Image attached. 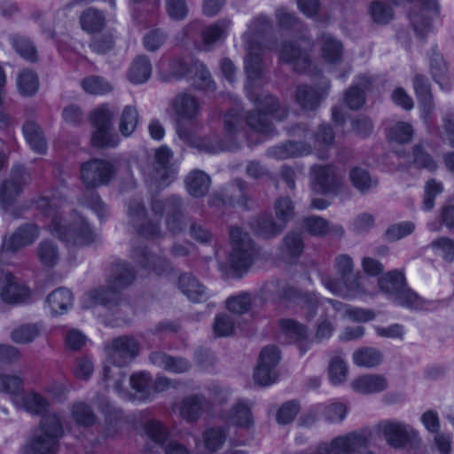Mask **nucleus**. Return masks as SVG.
I'll return each mask as SVG.
<instances>
[{"label": "nucleus", "mask_w": 454, "mask_h": 454, "mask_svg": "<svg viewBox=\"0 0 454 454\" xmlns=\"http://www.w3.org/2000/svg\"><path fill=\"white\" fill-rule=\"evenodd\" d=\"M37 207L51 217V233L68 246L83 247L94 241L95 234L83 218L75 215L63 217L67 207L61 196L43 197L37 201Z\"/></svg>", "instance_id": "f257e3e1"}, {"label": "nucleus", "mask_w": 454, "mask_h": 454, "mask_svg": "<svg viewBox=\"0 0 454 454\" xmlns=\"http://www.w3.org/2000/svg\"><path fill=\"white\" fill-rule=\"evenodd\" d=\"M138 345L135 339L120 337L114 340L106 348V359L103 368L104 380L121 392L120 382L123 379L121 366L129 364L137 354Z\"/></svg>", "instance_id": "f03ea898"}, {"label": "nucleus", "mask_w": 454, "mask_h": 454, "mask_svg": "<svg viewBox=\"0 0 454 454\" xmlns=\"http://www.w3.org/2000/svg\"><path fill=\"white\" fill-rule=\"evenodd\" d=\"M232 250L222 270L225 274L239 277L254 261V250L250 238L239 228L231 231Z\"/></svg>", "instance_id": "7ed1b4c3"}, {"label": "nucleus", "mask_w": 454, "mask_h": 454, "mask_svg": "<svg viewBox=\"0 0 454 454\" xmlns=\"http://www.w3.org/2000/svg\"><path fill=\"white\" fill-rule=\"evenodd\" d=\"M269 27L267 18L260 16L252 21L243 35V41L247 51L245 59V69L249 78H254L260 73V53L262 51L261 44L264 41Z\"/></svg>", "instance_id": "20e7f679"}, {"label": "nucleus", "mask_w": 454, "mask_h": 454, "mask_svg": "<svg viewBox=\"0 0 454 454\" xmlns=\"http://www.w3.org/2000/svg\"><path fill=\"white\" fill-rule=\"evenodd\" d=\"M22 380L17 375L0 373V392L11 395L15 406L30 413H40L47 407V402L35 392L20 393Z\"/></svg>", "instance_id": "39448f33"}, {"label": "nucleus", "mask_w": 454, "mask_h": 454, "mask_svg": "<svg viewBox=\"0 0 454 454\" xmlns=\"http://www.w3.org/2000/svg\"><path fill=\"white\" fill-rule=\"evenodd\" d=\"M62 434L60 419L56 414H49L43 419L41 427L34 439L24 447L26 454H47L53 452L58 439Z\"/></svg>", "instance_id": "423d86ee"}, {"label": "nucleus", "mask_w": 454, "mask_h": 454, "mask_svg": "<svg viewBox=\"0 0 454 454\" xmlns=\"http://www.w3.org/2000/svg\"><path fill=\"white\" fill-rule=\"evenodd\" d=\"M114 109L109 105H101L96 107L90 114V121L93 127L91 143L97 147L116 146L119 137L114 132L112 120Z\"/></svg>", "instance_id": "0eeeda50"}, {"label": "nucleus", "mask_w": 454, "mask_h": 454, "mask_svg": "<svg viewBox=\"0 0 454 454\" xmlns=\"http://www.w3.org/2000/svg\"><path fill=\"white\" fill-rule=\"evenodd\" d=\"M387 443L395 449L417 447L420 443L419 433L410 425L397 420H384L376 426Z\"/></svg>", "instance_id": "6e6552de"}, {"label": "nucleus", "mask_w": 454, "mask_h": 454, "mask_svg": "<svg viewBox=\"0 0 454 454\" xmlns=\"http://www.w3.org/2000/svg\"><path fill=\"white\" fill-rule=\"evenodd\" d=\"M31 297L32 292L27 286L19 283L9 272L0 271V302L20 304Z\"/></svg>", "instance_id": "1a4fd4ad"}, {"label": "nucleus", "mask_w": 454, "mask_h": 454, "mask_svg": "<svg viewBox=\"0 0 454 454\" xmlns=\"http://www.w3.org/2000/svg\"><path fill=\"white\" fill-rule=\"evenodd\" d=\"M397 306L411 311H433L444 306V301L427 300L406 285L392 300Z\"/></svg>", "instance_id": "9d476101"}, {"label": "nucleus", "mask_w": 454, "mask_h": 454, "mask_svg": "<svg viewBox=\"0 0 454 454\" xmlns=\"http://www.w3.org/2000/svg\"><path fill=\"white\" fill-rule=\"evenodd\" d=\"M278 222L274 223L271 219L263 218L257 223L254 231L264 237L276 235L285 226L286 222L294 214V207L288 199H281L277 201L275 206Z\"/></svg>", "instance_id": "9b49d317"}, {"label": "nucleus", "mask_w": 454, "mask_h": 454, "mask_svg": "<svg viewBox=\"0 0 454 454\" xmlns=\"http://www.w3.org/2000/svg\"><path fill=\"white\" fill-rule=\"evenodd\" d=\"M82 179L86 185L96 187L108 183L115 173L114 167L105 160H93L82 166Z\"/></svg>", "instance_id": "f8f14e48"}, {"label": "nucleus", "mask_w": 454, "mask_h": 454, "mask_svg": "<svg viewBox=\"0 0 454 454\" xmlns=\"http://www.w3.org/2000/svg\"><path fill=\"white\" fill-rule=\"evenodd\" d=\"M342 298H358L364 295V289L362 277L353 271L352 259L342 254Z\"/></svg>", "instance_id": "ddd939ff"}, {"label": "nucleus", "mask_w": 454, "mask_h": 454, "mask_svg": "<svg viewBox=\"0 0 454 454\" xmlns=\"http://www.w3.org/2000/svg\"><path fill=\"white\" fill-rule=\"evenodd\" d=\"M278 106L277 99L271 96H265L258 99L256 106L257 113H252L247 116V123L256 131L263 134H269L270 125L268 122V114L275 111Z\"/></svg>", "instance_id": "4468645a"}, {"label": "nucleus", "mask_w": 454, "mask_h": 454, "mask_svg": "<svg viewBox=\"0 0 454 454\" xmlns=\"http://www.w3.org/2000/svg\"><path fill=\"white\" fill-rule=\"evenodd\" d=\"M350 386L356 393L371 395L386 390L388 384L387 379L382 375L365 374L354 380Z\"/></svg>", "instance_id": "2eb2a0df"}, {"label": "nucleus", "mask_w": 454, "mask_h": 454, "mask_svg": "<svg viewBox=\"0 0 454 454\" xmlns=\"http://www.w3.org/2000/svg\"><path fill=\"white\" fill-rule=\"evenodd\" d=\"M172 109L181 122L194 119L200 111V105L193 96L183 93L174 98Z\"/></svg>", "instance_id": "dca6fc26"}, {"label": "nucleus", "mask_w": 454, "mask_h": 454, "mask_svg": "<svg viewBox=\"0 0 454 454\" xmlns=\"http://www.w3.org/2000/svg\"><path fill=\"white\" fill-rule=\"evenodd\" d=\"M413 86L419 102L422 117L427 120L434 108L430 84L426 76L416 74Z\"/></svg>", "instance_id": "f3484780"}, {"label": "nucleus", "mask_w": 454, "mask_h": 454, "mask_svg": "<svg viewBox=\"0 0 454 454\" xmlns=\"http://www.w3.org/2000/svg\"><path fill=\"white\" fill-rule=\"evenodd\" d=\"M378 285L380 292L387 294L388 300L392 301L407 283L404 274L400 270H394L382 275L379 278Z\"/></svg>", "instance_id": "a211bd4d"}, {"label": "nucleus", "mask_w": 454, "mask_h": 454, "mask_svg": "<svg viewBox=\"0 0 454 454\" xmlns=\"http://www.w3.org/2000/svg\"><path fill=\"white\" fill-rule=\"evenodd\" d=\"M171 156L172 153L167 146H161L155 151L156 172L162 185L171 182L176 173V167L168 164Z\"/></svg>", "instance_id": "6ab92c4d"}, {"label": "nucleus", "mask_w": 454, "mask_h": 454, "mask_svg": "<svg viewBox=\"0 0 454 454\" xmlns=\"http://www.w3.org/2000/svg\"><path fill=\"white\" fill-rule=\"evenodd\" d=\"M73 301L74 297L70 290L59 288L48 295L46 304L51 314L62 315L70 309Z\"/></svg>", "instance_id": "aec40b11"}, {"label": "nucleus", "mask_w": 454, "mask_h": 454, "mask_svg": "<svg viewBox=\"0 0 454 454\" xmlns=\"http://www.w3.org/2000/svg\"><path fill=\"white\" fill-rule=\"evenodd\" d=\"M38 235V230L34 225L20 228L12 236L4 241L6 251L18 250L34 241Z\"/></svg>", "instance_id": "412c9836"}, {"label": "nucleus", "mask_w": 454, "mask_h": 454, "mask_svg": "<svg viewBox=\"0 0 454 454\" xmlns=\"http://www.w3.org/2000/svg\"><path fill=\"white\" fill-rule=\"evenodd\" d=\"M349 180L352 185L361 193L366 194L376 188L379 180L372 176L365 168L356 167L349 172Z\"/></svg>", "instance_id": "4be33fe9"}, {"label": "nucleus", "mask_w": 454, "mask_h": 454, "mask_svg": "<svg viewBox=\"0 0 454 454\" xmlns=\"http://www.w3.org/2000/svg\"><path fill=\"white\" fill-rule=\"evenodd\" d=\"M383 356L381 352L374 348L365 347L356 349L353 353V361L357 366L375 367L381 364Z\"/></svg>", "instance_id": "5701e85b"}, {"label": "nucleus", "mask_w": 454, "mask_h": 454, "mask_svg": "<svg viewBox=\"0 0 454 454\" xmlns=\"http://www.w3.org/2000/svg\"><path fill=\"white\" fill-rule=\"evenodd\" d=\"M207 407V402L204 398L190 396L183 401L180 407V415L186 420L193 421L200 416Z\"/></svg>", "instance_id": "b1692460"}, {"label": "nucleus", "mask_w": 454, "mask_h": 454, "mask_svg": "<svg viewBox=\"0 0 454 454\" xmlns=\"http://www.w3.org/2000/svg\"><path fill=\"white\" fill-rule=\"evenodd\" d=\"M81 87L84 92L95 96H103L114 90V86L109 81L97 75L83 78L81 81Z\"/></svg>", "instance_id": "393cba45"}, {"label": "nucleus", "mask_w": 454, "mask_h": 454, "mask_svg": "<svg viewBox=\"0 0 454 454\" xmlns=\"http://www.w3.org/2000/svg\"><path fill=\"white\" fill-rule=\"evenodd\" d=\"M152 74V66L149 60L144 57L137 58L129 71V80L136 84L144 83L149 80Z\"/></svg>", "instance_id": "a878e982"}, {"label": "nucleus", "mask_w": 454, "mask_h": 454, "mask_svg": "<svg viewBox=\"0 0 454 454\" xmlns=\"http://www.w3.org/2000/svg\"><path fill=\"white\" fill-rule=\"evenodd\" d=\"M431 74L442 89H448L449 80L447 78L448 67L442 55L433 51L429 60Z\"/></svg>", "instance_id": "bb28decb"}, {"label": "nucleus", "mask_w": 454, "mask_h": 454, "mask_svg": "<svg viewBox=\"0 0 454 454\" xmlns=\"http://www.w3.org/2000/svg\"><path fill=\"white\" fill-rule=\"evenodd\" d=\"M180 288L189 300L199 302L206 299L205 288L192 276L184 275L180 278Z\"/></svg>", "instance_id": "cd10ccee"}, {"label": "nucleus", "mask_w": 454, "mask_h": 454, "mask_svg": "<svg viewBox=\"0 0 454 454\" xmlns=\"http://www.w3.org/2000/svg\"><path fill=\"white\" fill-rule=\"evenodd\" d=\"M24 137L31 147L37 153H43L46 150V143L44 137L34 121H27L23 127Z\"/></svg>", "instance_id": "c85d7f7f"}, {"label": "nucleus", "mask_w": 454, "mask_h": 454, "mask_svg": "<svg viewBox=\"0 0 454 454\" xmlns=\"http://www.w3.org/2000/svg\"><path fill=\"white\" fill-rule=\"evenodd\" d=\"M280 58L294 65L298 71L305 70V65L309 61L308 54L301 52L300 49L294 43H286L280 51Z\"/></svg>", "instance_id": "c756f323"}, {"label": "nucleus", "mask_w": 454, "mask_h": 454, "mask_svg": "<svg viewBox=\"0 0 454 454\" xmlns=\"http://www.w3.org/2000/svg\"><path fill=\"white\" fill-rule=\"evenodd\" d=\"M188 192L194 197L204 195L210 185V178L204 172L193 171L186 178Z\"/></svg>", "instance_id": "7c9ffc66"}, {"label": "nucleus", "mask_w": 454, "mask_h": 454, "mask_svg": "<svg viewBox=\"0 0 454 454\" xmlns=\"http://www.w3.org/2000/svg\"><path fill=\"white\" fill-rule=\"evenodd\" d=\"M138 123V113L135 106H126L119 116V130L123 137H129Z\"/></svg>", "instance_id": "2f4dec72"}, {"label": "nucleus", "mask_w": 454, "mask_h": 454, "mask_svg": "<svg viewBox=\"0 0 454 454\" xmlns=\"http://www.w3.org/2000/svg\"><path fill=\"white\" fill-rule=\"evenodd\" d=\"M230 27L231 21L223 20L205 28L201 35L205 48H209L215 43L222 40L225 36Z\"/></svg>", "instance_id": "473e14b6"}, {"label": "nucleus", "mask_w": 454, "mask_h": 454, "mask_svg": "<svg viewBox=\"0 0 454 454\" xmlns=\"http://www.w3.org/2000/svg\"><path fill=\"white\" fill-rule=\"evenodd\" d=\"M150 359L153 364L173 372H183L189 368V364L184 359L174 358L162 353H154Z\"/></svg>", "instance_id": "72a5a7b5"}, {"label": "nucleus", "mask_w": 454, "mask_h": 454, "mask_svg": "<svg viewBox=\"0 0 454 454\" xmlns=\"http://www.w3.org/2000/svg\"><path fill=\"white\" fill-rule=\"evenodd\" d=\"M17 89L22 96H32L38 90L37 75L30 70H23L16 80Z\"/></svg>", "instance_id": "f704fd0d"}, {"label": "nucleus", "mask_w": 454, "mask_h": 454, "mask_svg": "<svg viewBox=\"0 0 454 454\" xmlns=\"http://www.w3.org/2000/svg\"><path fill=\"white\" fill-rule=\"evenodd\" d=\"M228 421L235 427H250L254 420L248 405L243 402L236 403L231 410Z\"/></svg>", "instance_id": "c9c22d12"}, {"label": "nucleus", "mask_w": 454, "mask_h": 454, "mask_svg": "<svg viewBox=\"0 0 454 454\" xmlns=\"http://www.w3.org/2000/svg\"><path fill=\"white\" fill-rule=\"evenodd\" d=\"M40 329L36 324L22 325L12 332L11 338L16 343H29L40 334Z\"/></svg>", "instance_id": "e433bc0d"}, {"label": "nucleus", "mask_w": 454, "mask_h": 454, "mask_svg": "<svg viewBox=\"0 0 454 454\" xmlns=\"http://www.w3.org/2000/svg\"><path fill=\"white\" fill-rule=\"evenodd\" d=\"M25 180L22 176L12 178L4 183L0 189V203L4 207L5 204L11 203L20 193Z\"/></svg>", "instance_id": "4c0bfd02"}, {"label": "nucleus", "mask_w": 454, "mask_h": 454, "mask_svg": "<svg viewBox=\"0 0 454 454\" xmlns=\"http://www.w3.org/2000/svg\"><path fill=\"white\" fill-rule=\"evenodd\" d=\"M387 136L390 141L399 144L409 143L413 137V128L408 122L399 121L388 129Z\"/></svg>", "instance_id": "58836bf2"}, {"label": "nucleus", "mask_w": 454, "mask_h": 454, "mask_svg": "<svg viewBox=\"0 0 454 454\" xmlns=\"http://www.w3.org/2000/svg\"><path fill=\"white\" fill-rule=\"evenodd\" d=\"M415 227V223L411 221L391 224L385 231V239L391 242L397 241L411 234Z\"/></svg>", "instance_id": "ea45409f"}, {"label": "nucleus", "mask_w": 454, "mask_h": 454, "mask_svg": "<svg viewBox=\"0 0 454 454\" xmlns=\"http://www.w3.org/2000/svg\"><path fill=\"white\" fill-rule=\"evenodd\" d=\"M282 333L294 341H300L307 337L306 328L292 319H283L279 322Z\"/></svg>", "instance_id": "a19ab883"}, {"label": "nucleus", "mask_w": 454, "mask_h": 454, "mask_svg": "<svg viewBox=\"0 0 454 454\" xmlns=\"http://www.w3.org/2000/svg\"><path fill=\"white\" fill-rule=\"evenodd\" d=\"M434 254L441 256L444 261L451 262L454 261V240L448 237H440L431 243Z\"/></svg>", "instance_id": "79ce46f5"}, {"label": "nucleus", "mask_w": 454, "mask_h": 454, "mask_svg": "<svg viewBox=\"0 0 454 454\" xmlns=\"http://www.w3.org/2000/svg\"><path fill=\"white\" fill-rule=\"evenodd\" d=\"M226 439L225 432L220 427L207 429L203 435V443L207 450L214 452L220 449Z\"/></svg>", "instance_id": "37998d69"}, {"label": "nucleus", "mask_w": 454, "mask_h": 454, "mask_svg": "<svg viewBox=\"0 0 454 454\" xmlns=\"http://www.w3.org/2000/svg\"><path fill=\"white\" fill-rule=\"evenodd\" d=\"M237 326L234 317L228 314H221L215 317L213 330L215 335L219 337H227L231 335Z\"/></svg>", "instance_id": "c03bdc74"}, {"label": "nucleus", "mask_w": 454, "mask_h": 454, "mask_svg": "<svg viewBox=\"0 0 454 454\" xmlns=\"http://www.w3.org/2000/svg\"><path fill=\"white\" fill-rule=\"evenodd\" d=\"M313 176L319 186L318 191L326 193L330 191V184L334 179V173L332 168L318 166L313 168Z\"/></svg>", "instance_id": "a18cd8bd"}, {"label": "nucleus", "mask_w": 454, "mask_h": 454, "mask_svg": "<svg viewBox=\"0 0 454 454\" xmlns=\"http://www.w3.org/2000/svg\"><path fill=\"white\" fill-rule=\"evenodd\" d=\"M371 16L378 24H387L393 19L392 8L381 1H374L369 8Z\"/></svg>", "instance_id": "49530a36"}, {"label": "nucleus", "mask_w": 454, "mask_h": 454, "mask_svg": "<svg viewBox=\"0 0 454 454\" xmlns=\"http://www.w3.org/2000/svg\"><path fill=\"white\" fill-rule=\"evenodd\" d=\"M278 377V370L270 368L258 361L257 366L254 372V382L261 386H269L276 382Z\"/></svg>", "instance_id": "de8ad7c7"}, {"label": "nucleus", "mask_w": 454, "mask_h": 454, "mask_svg": "<svg viewBox=\"0 0 454 454\" xmlns=\"http://www.w3.org/2000/svg\"><path fill=\"white\" fill-rule=\"evenodd\" d=\"M81 25L88 33L98 31L104 25V18L101 13L93 9L84 12L81 17Z\"/></svg>", "instance_id": "09e8293b"}, {"label": "nucleus", "mask_w": 454, "mask_h": 454, "mask_svg": "<svg viewBox=\"0 0 454 454\" xmlns=\"http://www.w3.org/2000/svg\"><path fill=\"white\" fill-rule=\"evenodd\" d=\"M145 432L146 435L157 444L160 446L165 445L168 433L160 422L156 420L148 421L145 426Z\"/></svg>", "instance_id": "8fccbe9b"}, {"label": "nucleus", "mask_w": 454, "mask_h": 454, "mask_svg": "<svg viewBox=\"0 0 454 454\" xmlns=\"http://www.w3.org/2000/svg\"><path fill=\"white\" fill-rule=\"evenodd\" d=\"M367 80L364 79L363 87L356 85L350 87L345 94V101L349 108L359 109L364 104V90Z\"/></svg>", "instance_id": "3c124183"}, {"label": "nucleus", "mask_w": 454, "mask_h": 454, "mask_svg": "<svg viewBox=\"0 0 454 454\" xmlns=\"http://www.w3.org/2000/svg\"><path fill=\"white\" fill-rule=\"evenodd\" d=\"M38 256L46 266H53L59 260V253L56 246L51 241H43L38 248Z\"/></svg>", "instance_id": "603ef678"}, {"label": "nucleus", "mask_w": 454, "mask_h": 454, "mask_svg": "<svg viewBox=\"0 0 454 454\" xmlns=\"http://www.w3.org/2000/svg\"><path fill=\"white\" fill-rule=\"evenodd\" d=\"M413 161L417 167L434 171L437 168L432 157L422 148L421 145L413 147Z\"/></svg>", "instance_id": "864d4df0"}, {"label": "nucleus", "mask_w": 454, "mask_h": 454, "mask_svg": "<svg viewBox=\"0 0 454 454\" xmlns=\"http://www.w3.org/2000/svg\"><path fill=\"white\" fill-rule=\"evenodd\" d=\"M342 316L356 322H368L373 320L375 317V314L372 310L353 308L347 305H342Z\"/></svg>", "instance_id": "5fc2aeb1"}, {"label": "nucleus", "mask_w": 454, "mask_h": 454, "mask_svg": "<svg viewBox=\"0 0 454 454\" xmlns=\"http://www.w3.org/2000/svg\"><path fill=\"white\" fill-rule=\"evenodd\" d=\"M410 20L415 32L419 35L423 37L430 31V20L422 12L419 11L416 12L412 11L410 14Z\"/></svg>", "instance_id": "6e6d98bb"}, {"label": "nucleus", "mask_w": 454, "mask_h": 454, "mask_svg": "<svg viewBox=\"0 0 454 454\" xmlns=\"http://www.w3.org/2000/svg\"><path fill=\"white\" fill-rule=\"evenodd\" d=\"M280 359L279 349L275 346H267L262 349L258 361L270 368L278 370Z\"/></svg>", "instance_id": "4d7b16f0"}, {"label": "nucleus", "mask_w": 454, "mask_h": 454, "mask_svg": "<svg viewBox=\"0 0 454 454\" xmlns=\"http://www.w3.org/2000/svg\"><path fill=\"white\" fill-rule=\"evenodd\" d=\"M442 184L434 180H430L425 186V198L423 202V208L425 210H431L434 206V198L442 192Z\"/></svg>", "instance_id": "13d9d810"}, {"label": "nucleus", "mask_w": 454, "mask_h": 454, "mask_svg": "<svg viewBox=\"0 0 454 454\" xmlns=\"http://www.w3.org/2000/svg\"><path fill=\"white\" fill-rule=\"evenodd\" d=\"M251 299L247 294H241L239 295L230 298L227 301L228 309L235 314H242L247 312L250 307Z\"/></svg>", "instance_id": "bf43d9fd"}, {"label": "nucleus", "mask_w": 454, "mask_h": 454, "mask_svg": "<svg viewBox=\"0 0 454 454\" xmlns=\"http://www.w3.org/2000/svg\"><path fill=\"white\" fill-rule=\"evenodd\" d=\"M340 46L338 42L331 36L325 35L323 39L322 57L328 63H333L339 59Z\"/></svg>", "instance_id": "052dcab7"}, {"label": "nucleus", "mask_w": 454, "mask_h": 454, "mask_svg": "<svg viewBox=\"0 0 454 454\" xmlns=\"http://www.w3.org/2000/svg\"><path fill=\"white\" fill-rule=\"evenodd\" d=\"M300 404L296 402H287L278 411L277 420L280 424L291 422L300 411Z\"/></svg>", "instance_id": "680f3d73"}, {"label": "nucleus", "mask_w": 454, "mask_h": 454, "mask_svg": "<svg viewBox=\"0 0 454 454\" xmlns=\"http://www.w3.org/2000/svg\"><path fill=\"white\" fill-rule=\"evenodd\" d=\"M73 418L77 426L87 427L94 422V416L83 403H75L73 407Z\"/></svg>", "instance_id": "e2e57ef3"}, {"label": "nucleus", "mask_w": 454, "mask_h": 454, "mask_svg": "<svg viewBox=\"0 0 454 454\" xmlns=\"http://www.w3.org/2000/svg\"><path fill=\"white\" fill-rule=\"evenodd\" d=\"M151 378L145 372H137L130 377V386L137 393L141 394L140 398H145Z\"/></svg>", "instance_id": "0e129e2a"}, {"label": "nucleus", "mask_w": 454, "mask_h": 454, "mask_svg": "<svg viewBox=\"0 0 454 454\" xmlns=\"http://www.w3.org/2000/svg\"><path fill=\"white\" fill-rule=\"evenodd\" d=\"M297 99L304 108H313L319 102V98L316 91L308 87H300L298 89Z\"/></svg>", "instance_id": "69168bd1"}, {"label": "nucleus", "mask_w": 454, "mask_h": 454, "mask_svg": "<svg viewBox=\"0 0 454 454\" xmlns=\"http://www.w3.org/2000/svg\"><path fill=\"white\" fill-rule=\"evenodd\" d=\"M352 129L356 135L368 137L373 131V123L368 117H360L352 121Z\"/></svg>", "instance_id": "338daca9"}, {"label": "nucleus", "mask_w": 454, "mask_h": 454, "mask_svg": "<svg viewBox=\"0 0 454 454\" xmlns=\"http://www.w3.org/2000/svg\"><path fill=\"white\" fill-rule=\"evenodd\" d=\"M167 12L174 20H182L187 14V7L184 0H168Z\"/></svg>", "instance_id": "774afa93"}]
</instances>
